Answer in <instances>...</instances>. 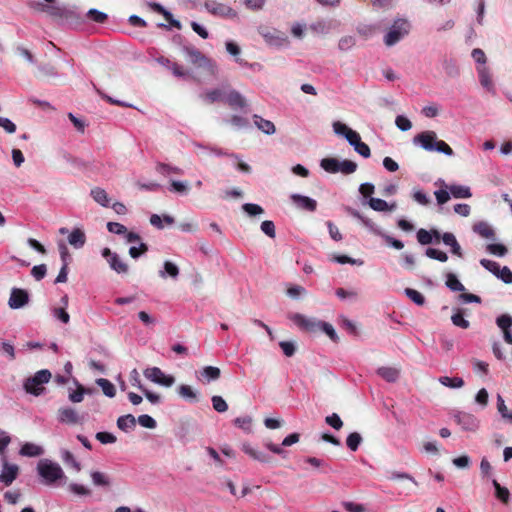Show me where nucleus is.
Listing matches in <instances>:
<instances>
[{"label":"nucleus","mask_w":512,"mask_h":512,"mask_svg":"<svg viewBox=\"0 0 512 512\" xmlns=\"http://www.w3.org/2000/svg\"><path fill=\"white\" fill-rule=\"evenodd\" d=\"M28 6L37 12L46 13L57 26L65 29H77L84 23V18L75 7L65 4L57 6L44 5L41 1H29Z\"/></svg>","instance_id":"1"},{"label":"nucleus","mask_w":512,"mask_h":512,"mask_svg":"<svg viewBox=\"0 0 512 512\" xmlns=\"http://www.w3.org/2000/svg\"><path fill=\"white\" fill-rule=\"evenodd\" d=\"M106 226L107 230L110 233L122 235L124 237L125 242H137L139 244V247H130L129 255L131 258L137 259L138 257L147 252L148 247L144 242H142L139 234L132 231H128V229L123 224L118 222H108Z\"/></svg>","instance_id":"2"},{"label":"nucleus","mask_w":512,"mask_h":512,"mask_svg":"<svg viewBox=\"0 0 512 512\" xmlns=\"http://www.w3.org/2000/svg\"><path fill=\"white\" fill-rule=\"evenodd\" d=\"M37 472L46 485H52L55 482L65 479V473L61 466L49 459H41L37 463Z\"/></svg>","instance_id":"3"},{"label":"nucleus","mask_w":512,"mask_h":512,"mask_svg":"<svg viewBox=\"0 0 512 512\" xmlns=\"http://www.w3.org/2000/svg\"><path fill=\"white\" fill-rule=\"evenodd\" d=\"M411 24L407 19L397 18L390 25L383 41L387 47H392L401 41L410 32Z\"/></svg>","instance_id":"4"},{"label":"nucleus","mask_w":512,"mask_h":512,"mask_svg":"<svg viewBox=\"0 0 512 512\" xmlns=\"http://www.w3.org/2000/svg\"><path fill=\"white\" fill-rule=\"evenodd\" d=\"M182 52L188 57L189 61L192 64L198 65L200 67H204L207 69L212 75H214L217 71V65L215 61L206 57L199 49H197L194 45L185 43L182 45Z\"/></svg>","instance_id":"5"},{"label":"nucleus","mask_w":512,"mask_h":512,"mask_svg":"<svg viewBox=\"0 0 512 512\" xmlns=\"http://www.w3.org/2000/svg\"><path fill=\"white\" fill-rule=\"evenodd\" d=\"M52 377V374L47 369L37 371L33 376L27 378L24 382V389L27 393L34 396H40L44 393V384L48 383Z\"/></svg>","instance_id":"6"},{"label":"nucleus","mask_w":512,"mask_h":512,"mask_svg":"<svg viewBox=\"0 0 512 512\" xmlns=\"http://www.w3.org/2000/svg\"><path fill=\"white\" fill-rule=\"evenodd\" d=\"M414 142L425 150L438 151L449 156L453 153L448 144L442 140H437L434 133H421L414 138Z\"/></svg>","instance_id":"7"},{"label":"nucleus","mask_w":512,"mask_h":512,"mask_svg":"<svg viewBox=\"0 0 512 512\" xmlns=\"http://www.w3.org/2000/svg\"><path fill=\"white\" fill-rule=\"evenodd\" d=\"M143 375L149 381L159 386L170 388L175 383V377L165 374L159 367H149L143 371Z\"/></svg>","instance_id":"8"},{"label":"nucleus","mask_w":512,"mask_h":512,"mask_svg":"<svg viewBox=\"0 0 512 512\" xmlns=\"http://www.w3.org/2000/svg\"><path fill=\"white\" fill-rule=\"evenodd\" d=\"M335 132L339 136L345 138L361 156L365 158L370 156V149L368 145L361 141V137L356 130H335Z\"/></svg>","instance_id":"9"},{"label":"nucleus","mask_w":512,"mask_h":512,"mask_svg":"<svg viewBox=\"0 0 512 512\" xmlns=\"http://www.w3.org/2000/svg\"><path fill=\"white\" fill-rule=\"evenodd\" d=\"M259 33L267 45L271 47L282 48L289 44V39L286 33L277 29H261Z\"/></svg>","instance_id":"10"},{"label":"nucleus","mask_w":512,"mask_h":512,"mask_svg":"<svg viewBox=\"0 0 512 512\" xmlns=\"http://www.w3.org/2000/svg\"><path fill=\"white\" fill-rule=\"evenodd\" d=\"M204 7L213 16L231 19L238 16L237 11L232 7L224 3H219L216 0H206Z\"/></svg>","instance_id":"11"},{"label":"nucleus","mask_w":512,"mask_h":512,"mask_svg":"<svg viewBox=\"0 0 512 512\" xmlns=\"http://www.w3.org/2000/svg\"><path fill=\"white\" fill-rule=\"evenodd\" d=\"M57 420L66 425H82L85 423V414L78 413L72 407H61L57 410Z\"/></svg>","instance_id":"12"},{"label":"nucleus","mask_w":512,"mask_h":512,"mask_svg":"<svg viewBox=\"0 0 512 512\" xmlns=\"http://www.w3.org/2000/svg\"><path fill=\"white\" fill-rule=\"evenodd\" d=\"M101 255L106 259L109 267L118 274H127L129 267L128 265L120 258V256L112 252L110 248H103L101 251Z\"/></svg>","instance_id":"13"},{"label":"nucleus","mask_w":512,"mask_h":512,"mask_svg":"<svg viewBox=\"0 0 512 512\" xmlns=\"http://www.w3.org/2000/svg\"><path fill=\"white\" fill-rule=\"evenodd\" d=\"M2 470L0 473V483L5 486H10L18 477L19 466L17 464L9 463L6 456L1 457Z\"/></svg>","instance_id":"14"},{"label":"nucleus","mask_w":512,"mask_h":512,"mask_svg":"<svg viewBox=\"0 0 512 512\" xmlns=\"http://www.w3.org/2000/svg\"><path fill=\"white\" fill-rule=\"evenodd\" d=\"M29 302V294L26 290L21 288H12L8 300V306L11 309H20L26 306Z\"/></svg>","instance_id":"15"},{"label":"nucleus","mask_w":512,"mask_h":512,"mask_svg":"<svg viewBox=\"0 0 512 512\" xmlns=\"http://www.w3.org/2000/svg\"><path fill=\"white\" fill-rule=\"evenodd\" d=\"M476 70L479 82L483 89H485L488 93L495 95L496 87L492 80V74L490 72V69L486 66H477Z\"/></svg>","instance_id":"16"},{"label":"nucleus","mask_w":512,"mask_h":512,"mask_svg":"<svg viewBox=\"0 0 512 512\" xmlns=\"http://www.w3.org/2000/svg\"><path fill=\"white\" fill-rule=\"evenodd\" d=\"M229 87V85H222L220 87L207 90L201 97L204 101L210 104L217 102L225 104Z\"/></svg>","instance_id":"17"},{"label":"nucleus","mask_w":512,"mask_h":512,"mask_svg":"<svg viewBox=\"0 0 512 512\" xmlns=\"http://www.w3.org/2000/svg\"><path fill=\"white\" fill-rule=\"evenodd\" d=\"M456 422L466 431H476L480 421L471 413L459 412L455 415Z\"/></svg>","instance_id":"18"},{"label":"nucleus","mask_w":512,"mask_h":512,"mask_svg":"<svg viewBox=\"0 0 512 512\" xmlns=\"http://www.w3.org/2000/svg\"><path fill=\"white\" fill-rule=\"evenodd\" d=\"M225 104L233 110H242L247 106L245 97L235 89L229 87Z\"/></svg>","instance_id":"19"},{"label":"nucleus","mask_w":512,"mask_h":512,"mask_svg":"<svg viewBox=\"0 0 512 512\" xmlns=\"http://www.w3.org/2000/svg\"><path fill=\"white\" fill-rule=\"evenodd\" d=\"M441 66L447 77L456 79L460 76V68L456 59L445 55L441 59Z\"/></svg>","instance_id":"20"},{"label":"nucleus","mask_w":512,"mask_h":512,"mask_svg":"<svg viewBox=\"0 0 512 512\" xmlns=\"http://www.w3.org/2000/svg\"><path fill=\"white\" fill-rule=\"evenodd\" d=\"M292 320L299 325L300 327L306 329L309 332H317L319 331L320 325L322 321L307 318L301 314H295Z\"/></svg>","instance_id":"21"},{"label":"nucleus","mask_w":512,"mask_h":512,"mask_svg":"<svg viewBox=\"0 0 512 512\" xmlns=\"http://www.w3.org/2000/svg\"><path fill=\"white\" fill-rule=\"evenodd\" d=\"M177 394L182 399L191 402L196 403L199 401L200 393L197 389L194 387L187 385V384H181L177 387Z\"/></svg>","instance_id":"22"},{"label":"nucleus","mask_w":512,"mask_h":512,"mask_svg":"<svg viewBox=\"0 0 512 512\" xmlns=\"http://www.w3.org/2000/svg\"><path fill=\"white\" fill-rule=\"evenodd\" d=\"M291 200L298 208L307 211H314L317 206V203L314 199L300 194H292Z\"/></svg>","instance_id":"23"},{"label":"nucleus","mask_w":512,"mask_h":512,"mask_svg":"<svg viewBox=\"0 0 512 512\" xmlns=\"http://www.w3.org/2000/svg\"><path fill=\"white\" fill-rule=\"evenodd\" d=\"M89 475L95 487L110 488L112 485L111 478L104 472L92 470Z\"/></svg>","instance_id":"24"},{"label":"nucleus","mask_w":512,"mask_h":512,"mask_svg":"<svg viewBox=\"0 0 512 512\" xmlns=\"http://www.w3.org/2000/svg\"><path fill=\"white\" fill-rule=\"evenodd\" d=\"M368 205L371 209L377 212L394 211L397 207L396 203L389 204L383 199L371 197L368 201Z\"/></svg>","instance_id":"25"},{"label":"nucleus","mask_w":512,"mask_h":512,"mask_svg":"<svg viewBox=\"0 0 512 512\" xmlns=\"http://www.w3.org/2000/svg\"><path fill=\"white\" fill-rule=\"evenodd\" d=\"M85 242L86 235L80 228H75L68 234V243L76 249L82 248Z\"/></svg>","instance_id":"26"},{"label":"nucleus","mask_w":512,"mask_h":512,"mask_svg":"<svg viewBox=\"0 0 512 512\" xmlns=\"http://www.w3.org/2000/svg\"><path fill=\"white\" fill-rule=\"evenodd\" d=\"M179 273V267L175 263L167 260L163 263V269L159 270L158 275L162 279L170 277L171 279L176 280Z\"/></svg>","instance_id":"27"},{"label":"nucleus","mask_w":512,"mask_h":512,"mask_svg":"<svg viewBox=\"0 0 512 512\" xmlns=\"http://www.w3.org/2000/svg\"><path fill=\"white\" fill-rule=\"evenodd\" d=\"M377 374L387 382H396L400 375V369L395 366H383L377 369Z\"/></svg>","instance_id":"28"},{"label":"nucleus","mask_w":512,"mask_h":512,"mask_svg":"<svg viewBox=\"0 0 512 512\" xmlns=\"http://www.w3.org/2000/svg\"><path fill=\"white\" fill-rule=\"evenodd\" d=\"M90 195L93 198V200L102 207H108L111 203V199L108 193L100 187L92 188L90 191Z\"/></svg>","instance_id":"29"},{"label":"nucleus","mask_w":512,"mask_h":512,"mask_svg":"<svg viewBox=\"0 0 512 512\" xmlns=\"http://www.w3.org/2000/svg\"><path fill=\"white\" fill-rule=\"evenodd\" d=\"M473 231L485 239H494L495 237L493 228L485 221L474 224Z\"/></svg>","instance_id":"30"},{"label":"nucleus","mask_w":512,"mask_h":512,"mask_svg":"<svg viewBox=\"0 0 512 512\" xmlns=\"http://www.w3.org/2000/svg\"><path fill=\"white\" fill-rule=\"evenodd\" d=\"M19 453L26 457H36L42 455L44 453V449L37 444L26 442L22 445Z\"/></svg>","instance_id":"31"},{"label":"nucleus","mask_w":512,"mask_h":512,"mask_svg":"<svg viewBox=\"0 0 512 512\" xmlns=\"http://www.w3.org/2000/svg\"><path fill=\"white\" fill-rule=\"evenodd\" d=\"M66 488L68 492L79 497H89L92 495V490L88 486L80 483L71 482Z\"/></svg>","instance_id":"32"},{"label":"nucleus","mask_w":512,"mask_h":512,"mask_svg":"<svg viewBox=\"0 0 512 512\" xmlns=\"http://www.w3.org/2000/svg\"><path fill=\"white\" fill-rule=\"evenodd\" d=\"M442 241L445 245L451 247V251L458 257H462V249L459 243L456 240L454 234L446 232L442 235Z\"/></svg>","instance_id":"33"},{"label":"nucleus","mask_w":512,"mask_h":512,"mask_svg":"<svg viewBox=\"0 0 512 512\" xmlns=\"http://www.w3.org/2000/svg\"><path fill=\"white\" fill-rule=\"evenodd\" d=\"M135 426L136 418L132 414L123 415L117 419V427L124 432L133 430Z\"/></svg>","instance_id":"34"},{"label":"nucleus","mask_w":512,"mask_h":512,"mask_svg":"<svg viewBox=\"0 0 512 512\" xmlns=\"http://www.w3.org/2000/svg\"><path fill=\"white\" fill-rule=\"evenodd\" d=\"M351 214L354 217L358 218L362 222V224L373 234L377 236L383 235L382 229L378 225H376L372 220L365 218L357 211H352Z\"/></svg>","instance_id":"35"},{"label":"nucleus","mask_w":512,"mask_h":512,"mask_svg":"<svg viewBox=\"0 0 512 512\" xmlns=\"http://www.w3.org/2000/svg\"><path fill=\"white\" fill-rule=\"evenodd\" d=\"M75 386V390L69 389L68 399L72 403H80L84 399L86 388L78 381H75Z\"/></svg>","instance_id":"36"},{"label":"nucleus","mask_w":512,"mask_h":512,"mask_svg":"<svg viewBox=\"0 0 512 512\" xmlns=\"http://www.w3.org/2000/svg\"><path fill=\"white\" fill-rule=\"evenodd\" d=\"M450 194L457 199H466L472 196L470 188L463 185H451L449 187Z\"/></svg>","instance_id":"37"},{"label":"nucleus","mask_w":512,"mask_h":512,"mask_svg":"<svg viewBox=\"0 0 512 512\" xmlns=\"http://www.w3.org/2000/svg\"><path fill=\"white\" fill-rule=\"evenodd\" d=\"M96 384L102 389L105 396L113 398L116 395V388L108 379L98 378L96 379Z\"/></svg>","instance_id":"38"},{"label":"nucleus","mask_w":512,"mask_h":512,"mask_svg":"<svg viewBox=\"0 0 512 512\" xmlns=\"http://www.w3.org/2000/svg\"><path fill=\"white\" fill-rule=\"evenodd\" d=\"M169 190L180 195H187L190 191V184L188 181L172 180Z\"/></svg>","instance_id":"39"},{"label":"nucleus","mask_w":512,"mask_h":512,"mask_svg":"<svg viewBox=\"0 0 512 512\" xmlns=\"http://www.w3.org/2000/svg\"><path fill=\"white\" fill-rule=\"evenodd\" d=\"M86 17L89 20H91L95 23H98V24H104L108 20V14H106L96 8L89 9L86 13Z\"/></svg>","instance_id":"40"},{"label":"nucleus","mask_w":512,"mask_h":512,"mask_svg":"<svg viewBox=\"0 0 512 512\" xmlns=\"http://www.w3.org/2000/svg\"><path fill=\"white\" fill-rule=\"evenodd\" d=\"M221 375V371L218 367L214 366H205L201 370V376L206 380L207 382L217 380Z\"/></svg>","instance_id":"41"},{"label":"nucleus","mask_w":512,"mask_h":512,"mask_svg":"<svg viewBox=\"0 0 512 512\" xmlns=\"http://www.w3.org/2000/svg\"><path fill=\"white\" fill-rule=\"evenodd\" d=\"M439 382L449 388H461L464 386V380L460 377L443 376L439 378Z\"/></svg>","instance_id":"42"},{"label":"nucleus","mask_w":512,"mask_h":512,"mask_svg":"<svg viewBox=\"0 0 512 512\" xmlns=\"http://www.w3.org/2000/svg\"><path fill=\"white\" fill-rule=\"evenodd\" d=\"M62 460L67 466H70L76 472L81 470L80 463L75 459L74 455L70 451L64 450L62 452Z\"/></svg>","instance_id":"43"},{"label":"nucleus","mask_w":512,"mask_h":512,"mask_svg":"<svg viewBox=\"0 0 512 512\" xmlns=\"http://www.w3.org/2000/svg\"><path fill=\"white\" fill-rule=\"evenodd\" d=\"M321 167L329 173L339 172V161L335 158H324L321 160Z\"/></svg>","instance_id":"44"},{"label":"nucleus","mask_w":512,"mask_h":512,"mask_svg":"<svg viewBox=\"0 0 512 512\" xmlns=\"http://www.w3.org/2000/svg\"><path fill=\"white\" fill-rule=\"evenodd\" d=\"M331 260L339 264H351L357 266H362L364 264L363 260L354 259L346 255H332Z\"/></svg>","instance_id":"45"},{"label":"nucleus","mask_w":512,"mask_h":512,"mask_svg":"<svg viewBox=\"0 0 512 512\" xmlns=\"http://www.w3.org/2000/svg\"><path fill=\"white\" fill-rule=\"evenodd\" d=\"M51 313L53 317L63 324H68L70 321V315L65 309V307H53L51 309Z\"/></svg>","instance_id":"46"},{"label":"nucleus","mask_w":512,"mask_h":512,"mask_svg":"<svg viewBox=\"0 0 512 512\" xmlns=\"http://www.w3.org/2000/svg\"><path fill=\"white\" fill-rule=\"evenodd\" d=\"M242 450L247 455H249L251 458H253L255 460H258V461H261V462H265L266 461V456L262 452H260V451L256 450L255 448H253L248 443L243 444Z\"/></svg>","instance_id":"47"},{"label":"nucleus","mask_w":512,"mask_h":512,"mask_svg":"<svg viewBox=\"0 0 512 512\" xmlns=\"http://www.w3.org/2000/svg\"><path fill=\"white\" fill-rule=\"evenodd\" d=\"M497 410L502 418L512 422V412L508 410L505 401L500 394L497 395Z\"/></svg>","instance_id":"48"},{"label":"nucleus","mask_w":512,"mask_h":512,"mask_svg":"<svg viewBox=\"0 0 512 512\" xmlns=\"http://www.w3.org/2000/svg\"><path fill=\"white\" fill-rule=\"evenodd\" d=\"M446 286L452 291H464L465 290V287L463 286V284L452 273H449L446 277Z\"/></svg>","instance_id":"49"},{"label":"nucleus","mask_w":512,"mask_h":512,"mask_svg":"<svg viewBox=\"0 0 512 512\" xmlns=\"http://www.w3.org/2000/svg\"><path fill=\"white\" fill-rule=\"evenodd\" d=\"M356 44V38L348 35L340 38L338 42V49L340 51H349Z\"/></svg>","instance_id":"50"},{"label":"nucleus","mask_w":512,"mask_h":512,"mask_svg":"<svg viewBox=\"0 0 512 512\" xmlns=\"http://www.w3.org/2000/svg\"><path fill=\"white\" fill-rule=\"evenodd\" d=\"M493 486L495 488V494L498 499L504 503H508L510 493L507 488L502 487L496 480H493Z\"/></svg>","instance_id":"51"},{"label":"nucleus","mask_w":512,"mask_h":512,"mask_svg":"<svg viewBox=\"0 0 512 512\" xmlns=\"http://www.w3.org/2000/svg\"><path fill=\"white\" fill-rule=\"evenodd\" d=\"M406 296L417 305H423L425 303L424 296L417 290L412 288L405 289Z\"/></svg>","instance_id":"52"},{"label":"nucleus","mask_w":512,"mask_h":512,"mask_svg":"<svg viewBox=\"0 0 512 512\" xmlns=\"http://www.w3.org/2000/svg\"><path fill=\"white\" fill-rule=\"evenodd\" d=\"M147 429H154L157 426L156 420L147 414H142L136 418V423Z\"/></svg>","instance_id":"53"},{"label":"nucleus","mask_w":512,"mask_h":512,"mask_svg":"<svg viewBox=\"0 0 512 512\" xmlns=\"http://www.w3.org/2000/svg\"><path fill=\"white\" fill-rule=\"evenodd\" d=\"M362 442V437L359 433L353 432L348 435L346 439V444L349 447L350 450L356 451L359 447V445Z\"/></svg>","instance_id":"54"},{"label":"nucleus","mask_w":512,"mask_h":512,"mask_svg":"<svg viewBox=\"0 0 512 512\" xmlns=\"http://www.w3.org/2000/svg\"><path fill=\"white\" fill-rule=\"evenodd\" d=\"M225 49L229 55L235 58H241V48L240 46L233 40H227L225 42Z\"/></svg>","instance_id":"55"},{"label":"nucleus","mask_w":512,"mask_h":512,"mask_svg":"<svg viewBox=\"0 0 512 512\" xmlns=\"http://www.w3.org/2000/svg\"><path fill=\"white\" fill-rule=\"evenodd\" d=\"M234 424L245 432H251L252 418L250 416L238 417L234 420Z\"/></svg>","instance_id":"56"},{"label":"nucleus","mask_w":512,"mask_h":512,"mask_svg":"<svg viewBox=\"0 0 512 512\" xmlns=\"http://www.w3.org/2000/svg\"><path fill=\"white\" fill-rule=\"evenodd\" d=\"M242 209L249 216H258V215L263 214V212H264L263 208L260 205L253 204V203H245L242 206Z\"/></svg>","instance_id":"57"},{"label":"nucleus","mask_w":512,"mask_h":512,"mask_svg":"<svg viewBox=\"0 0 512 512\" xmlns=\"http://www.w3.org/2000/svg\"><path fill=\"white\" fill-rule=\"evenodd\" d=\"M497 326L504 332L510 329L512 326V316L508 314H502L496 319Z\"/></svg>","instance_id":"58"},{"label":"nucleus","mask_w":512,"mask_h":512,"mask_svg":"<svg viewBox=\"0 0 512 512\" xmlns=\"http://www.w3.org/2000/svg\"><path fill=\"white\" fill-rule=\"evenodd\" d=\"M426 256L440 262H446L448 260V256L445 252L434 248H428L426 250Z\"/></svg>","instance_id":"59"},{"label":"nucleus","mask_w":512,"mask_h":512,"mask_svg":"<svg viewBox=\"0 0 512 512\" xmlns=\"http://www.w3.org/2000/svg\"><path fill=\"white\" fill-rule=\"evenodd\" d=\"M480 264L493 275H495L496 277L498 276L501 267L497 262L488 259H482L480 260Z\"/></svg>","instance_id":"60"},{"label":"nucleus","mask_w":512,"mask_h":512,"mask_svg":"<svg viewBox=\"0 0 512 512\" xmlns=\"http://www.w3.org/2000/svg\"><path fill=\"white\" fill-rule=\"evenodd\" d=\"M357 164L350 160L339 161V172L351 174L356 171Z\"/></svg>","instance_id":"61"},{"label":"nucleus","mask_w":512,"mask_h":512,"mask_svg":"<svg viewBox=\"0 0 512 512\" xmlns=\"http://www.w3.org/2000/svg\"><path fill=\"white\" fill-rule=\"evenodd\" d=\"M38 70L40 72H42L45 76L54 77V78L60 76L57 69L55 68V66H53L52 64H49V63L39 64Z\"/></svg>","instance_id":"62"},{"label":"nucleus","mask_w":512,"mask_h":512,"mask_svg":"<svg viewBox=\"0 0 512 512\" xmlns=\"http://www.w3.org/2000/svg\"><path fill=\"white\" fill-rule=\"evenodd\" d=\"M95 438L102 444H113L117 441L116 436L110 432H98Z\"/></svg>","instance_id":"63"},{"label":"nucleus","mask_w":512,"mask_h":512,"mask_svg":"<svg viewBox=\"0 0 512 512\" xmlns=\"http://www.w3.org/2000/svg\"><path fill=\"white\" fill-rule=\"evenodd\" d=\"M417 240L422 245H427L432 243V232L431 230H425L423 228L419 229L417 232Z\"/></svg>","instance_id":"64"}]
</instances>
